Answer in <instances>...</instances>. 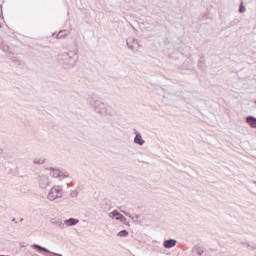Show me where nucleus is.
Returning a JSON list of instances; mask_svg holds the SVG:
<instances>
[{
	"mask_svg": "<svg viewBox=\"0 0 256 256\" xmlns=\"http://www.w3.org/2000/svg\"><path fill=\"white\" fill-rule=\"evenodd\" d=\"M59 197H63V190L59 186L51 188L48 193V199L55 201V199H59Z\"/></svg>",
	"mask_w": 256,
	"mask_h": 256,
	"instance_id": "obj_1",
	"label": "nucleus"
},
{
	"mask_svg": "<svg viewBox=\"0 0 256 256\" xmlns=\"http://www.w3.org/2000/svg\"><path fill=\"white\" fill-rule=\"evenodd\" d=\"M110 217L112 219H116V221H123L125 219V217L119 213L117 210H114L111 214Z\"/></svg>",
	"mask_w": 256,
	"mask_h": 256,
	"instance_id": "obj_2",
	"label": "nucleus"
},
{
	"mask_svg": "<svg viewBox=\"0 0 256 256\" xmlns=\"http://www.w3.org/2000/svg\"><path fill=\"white\" fill-rule=\"evenodd\" d=\"M246 122L248 123V125H250V127H252V129H256V118L253 116H248L246 118Z\"/></svg>",
	"mask_w": 256,
	"mask_h": 256,
	"instance_id": "obj_3",
	"label": "nucleus"
},
{
	"mask_svg": "<svg viewBox=\"0 0 256 256\" xmlns=\"http://www.w3.org/2000/svg\"><path fill=\"white\" fill-rule=\"evenodd\" d=\"M175 245H177V241H176V240H173V239H171V240H166V241L164 242V247H165L166 249H171V247H175Z\"/></svg>",
	"mask_w": 256,
	"mask_h": 256,
	"instance_id": "obj_4",
	"label": "nucleus"
},
{
	"mask_svg": "<svg viewBox=\"0 0 256 256\" xmlns=\"http://www.w3.org/2000/svg\"><path fill=\"white\" fill-rule=\"evenodd\" d=\"M65 223L68 227H71V225H77V223H79V220L75 218H70L66 220Z\"/></svg>",
	"mask_w": 256,
	"mask_h": 256,
	"instance_id": "obj_5",
	"label": "nucleus"
},
{
	"mask_svg": "<svg viewBox=\"0 0 256 256\" xmlns=\"http://www.w3.org/2000/svg\"><path fill=\"white\" fill-rule=\"evenodd\" d=\"M134 143H138V145H143V143H145V141H143V138L141 137V134L136 135Z\"/></svg>",
	"mask_w": 256,
	"mask_h": 256,
	"instance_id": "obj_6",
	"label": "nucleus"
},
{
	"mask_svg": "<svg viewBox=\"0 0 256 256\" xmlns=\"http://www.w3.org/2000/svg\"><path fill=\"white\" fill-rule=\"evenodd\" d=\"M61 175V170L52 169V177H59Z\"/></svg>",
	"mask_w": 256,
	"mask_h": 256,
	"instance_id": "obj_7",
	"label": "nucleus"
},
{
	"mask_svg": "<svg viewBox=\"0 0 256 256\" xmlns=\"http://www.w3.org/2000/svg\"><path fill=\"white\" fill-rule=\"evenodd\" d=\"M127 235H129V232H127V230H121L117 234L118 237H127Z\"/></svg>",
	"mask_w": 256,
	"mask_h": 256,
	"instance_id": "obj_8",
	"label": "nucleus"
},
{
	"mask_svg": "<svg viewBox=\"0 0 256 256\" xmlns=\"http://www.w3.org/2000/svg\"><path fill=\"white\" fill-rule=\"evenodd\" d=\"M36 248L39 249L40 251H45L46 253H49V250H47L46 248H43L39 245H36Z\"/></svg>",
	"mask_w": 256,
	"mask_h": 256,
	"instance_id": "obj_9",
	"label": "nucleus"
},
{
	"mask_svg": "<svg viewBox=\"0 0 256 256\" xmlns=\"http://www.w3.org/2000/svg\"><path fill=\"white\" fill-rule=\"evenodd\" d=\"M240 13H245V7L243 6V4H241L240 6Z\"/></svg>",
	"mask_w": 256,
	"mask_h": 256,
	"instance_id": "obj_10",
	"label": "nucleus"
}]
</instances>
